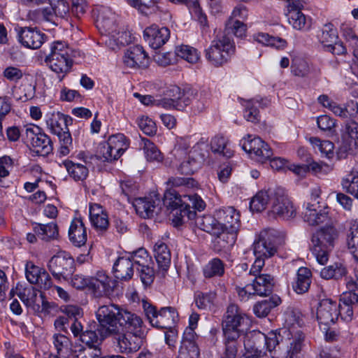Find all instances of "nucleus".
<instances>
[{"mask_svg": "<svg viewBox=\"0 0 358 358\" xmlns=\"http://www.w3.org/2000/svg\"><path fill=\"white\" fill-rule=\"evenodd\" d=\"M248 320L238 306L230 304L223 316L222 330L224 352L222 358H236L241 347L243 338L247 334Z\"/></svg>", "mask_w": 358, "mask_h": 358, "instance_id": "obj_1", "label": "nucleus"}, {"mask_svg": "<svg viewBox=\"0 0 358 358\" xmlns=\"http://www.w3.org/2000/svg\"><path fill=\"white\" fill-rule=\"evenodd\" d=\"M289 331L286 329H280L270 331L265 335L264 345L272 358H294L303 346L304 334L297 332L292 338H285L289 336Z\"/></svg>", "mask_w": 358, "mask_h": 358, "instance_id": "obj_2", "label": "nucleus"}, {"mask_svg": "<svg viewBox=\"0 0 358 358\" xmlns=\"http://www.w3.org/2000/svg\"><path fill=\"white\" fill-rule=\"evenodd\" d=\"M134 96L139 98L140 101L144 105L152 103L166 109L183 110L191 103L192 99L197 98L198 92L189 87L181 91L179 87L171 86L163 98L155 99L151 95H141L138 93H135Z\"/></svg>", "mask_w": 358, "mask_h": 358, "instance_id": "obj_3", "label": "nucleus"}, {"mask_svg": "<svg viewBox=\"0 0 358 358\" xmlns=\"http://www.w3.org/2000/svg\"><path fill=\"white\" fill-rule=\"evenodd\" d=\"M76 52L65 42L55 41L50 49V53L45 57V62L49 65L51 70L57 74H62L59 77L62 80L68 73L73 66V57Z\"/></svg>", "mask_w": 358, "mask_h": 358, "instance_id": "obj_4", "label": "nucleus"}, {"mask_svg": "<svg viewBox=\"0 0 358 358\" xmlns=\"http://www.w3.org/2000/svg\"><path fill=\"white\" fill-rule=\"evenodd\" d=\"M338 236V231L332 225H326L313 234L311 250L320 264L324 265L327 262L328 253L334 247Z\"/></svg>", "mask_w": 358, "mask_h": 358, "instance_id": "obj_5", "label": "nucleus"}, {"mask_svg": "<svg viewBox=\"0 0 358 358\" xmlns=\"http://www.w3.org/2000/svg\"><path fill=\"white\" fill-rule=\"evenodd\" d=\"M48 127L52 133L57 135L59 143V154L66 156L73 148L72 137L69 132V125L72 124L73 118L60 112L53 113L46 120Z\"/></svg>", "mask_w": 358, "mask_h": 358, "instance_id": "obj_6", "label": "nucleus"}, {"mask_svg": "<svg viewBox=\"0 0 358 358\" xmlns=\"http://www.w3.org/2000/svg\"><path fill=\"white\" fill-rule=\"evenodd\" d=\"M96 26L101 34L110 36L118 43L124 45L131 42L129 33L118 30L116 16L109 8L101 7L98 10Z\"/></svg>", "mask_w": 358, "mask_h": 358, "instance_id": "obj_7", "label": "nucleus"}, {"mask_svg": "<svg viewBox=\"0 0 358 358\" xmlns=\"http://www.w3.org/2000/svg\"><path fill=\"white\" fill-rule=\"evenodd\" d=\"M235 52V45L229 36L224 34L217 37L206 50V58L215 66L226 64Z\"/></svg>", "mask_w": 358, "mask_h": 358, "instance_id": "obj_8", "label": "nucleus"}, {"mask_svg": "<svg viewBox=\"0 0 358 358\" xmlns=\"http://www.w3.org/2000/svg\"><path fill=\"white\" fill-rule=\"evenodd\" d=\"M162 202L163 205L171 210V213L184 205L192 206L199 211L203 210L206 207L204 201L196 194L180 195L173 188H170L164 192Z\"/></svg>", "mask_w": 358, "mask_h": 358, "instance_id": "obj_9", "label": "nucleus"}, {"mask_svg": "<svg viewBox=\"0 0 358 358\" xmlns=\"http://www.w3.org/2000/svg\"><path fill=\"white\" fill-rule=\"evenodd\" d=\"M122 310L113 303L103 305L98 308L96 316L99 323L98 332L101 336H109L113 332L118 331L117 327Z\"/></svg>", "mask_w": 358, "mask_h": 358, "instance_id": "obj_10", "label": "nucleus"}, {"mask_svg": "<svg viewBox=\"0 0 358 358\" xmlns=\"http://www.w3.org/2000/svg\"><path fill=\"white\" fill-rule=\"evenodd\" d=\"M268 214L271 218L282 220H289L296 216V209L283 189L276 188L273 190L271 210Z\"/></svg>", "mask_w": 358, "mask_h": 358, "instance_id": "obj_11", "label": "nucleus"}, {"mask_svg": "<svg viewBox=\"0 0 358 358\" xmlns=\"http://www.w3.org/2000/svg\"><path fill=\"white\" fill-rule=\"evenodd\" d=\"M240 145L250 157L260 163H264L273 156L270 146L258 136L248 134L240 141Z\"/></svg>", "mask_w": 358, "mask_h": 358, "instance_id": "obj_12", "label": "nucleus"}, {"mask_svg": "<svg viewBox=\"0 0 358 358\" xmlns=\"http://www.w3.org/2000/svg\"><path fill=\"white\" fill-rule=\"evenodd\" d=\"M48 267L55 279L67 280L75 271L74 259L66 252L61 251L50 259Z\"/></svg>", "mask_w": 358, "mask_h": 358, "instance_id": "obj_13", "label": "nucleus"}, {"mask_svg": "<svg viewBox=\"0 0 358 358\" xmlns=\"http://www.w3.org/2000/svg\"><path fill=\"white\" fill-rule=\"evenodd\" d=\"M180 57L189 63L194 64L199 59V54L196 49L189 45H182L176 48L175 52L157 53L154 58L160 66H166L173 63L175 56Z\"/></svg>", "mask_w": 358, "mask_h": 358, "instance_id": "obj_14", "label": "nucleus"}, {"mask_svg": "<svg viewBox=\"0 0 358 358\" xmlns=\"http://www.w3.org/2000/svg\"><path fill=\"white\" fill-rule=\"evenodd\" d=\"M110 336H113V341L121 352L131 353L136 352L141 348L143 343V339L145 334L143 335H136L132 332H126L122 331H115Z\"/></svg>", "mask_w": 358, "mask_h": 358, "instance_id": "obj_15", "label": "nucleus"}, {"mask_svg": "<svg viewBox=\"0 0 358 358\" xmlns=\"http://www.w3.org/2000/svg\"><path fill=\"white\" fill-rule=\"evenodd\" d=\"M217 226L227 231L238 232L240 229V214L234 207L228 206L215 212Z\"/></svg>", "mask_w": 358, "mask_h": 358, "instance_id": "obj_16", "label": "nucleus"}, {"mask_svg": "<svg viewBox=\"0 0 358 358\" xmlns=\"http://www.w3.org/2000/svg\"><path fill=\"white\" fill-rule=\"evenodd\" d=\"M265 334L260 331L250 332L243 338L242 343L244 345L247 358H259L265 353Z\"/></svg>", "mask_w": 358, "mask_h": 358, "instance_id": "obj_17", "label": "nucleus"}, {"mask_svg": "<svg viewBox=\"0 0 358 358\" xmlns=\"http://www.w3.org/2000/svg\"><path fill=\"white\" fill-rule=\"evenodd\" d=\"M253 250L256 257L253 264L262 270L264 266V259L273 256L277 252V248L268 236L266 237L261 234L259 239L253 244Z\"/></svg>", "mask_w": 358, "mask_h": 358, "instance_id": "obj_18", "label": "nucleus"}, {"mask_svg": "<svg viewBox=\"0 0 358 358\" xmlns=\"http://www.w3.org/2000/svg\"><path fill=\"white\" fill-rule=\"evenodd\" d=\"M45 37V34L36 27H24L17 29L18 41L27 48H39L44 43Z\"/></svg>", "mask_w": 358, "mask_h": 358, "instance_id": "obj_19", "label": "nucleus"}, {"mask_svg": "<svg viewBox=\"0 0 358 358\" xmlns=\"http://www.w3.org/2000/svg\"><path fill=\"white\" fill-rule=\"evenodd\" d=\"M338 318L336 302L329 299L321 300L317 308V319L320 325L327 327L334 324Z\"/></svg>", "mask_w": 358, "mask_h": 358, "instance_id": "obj_20", "label": "nucleus"}, {"mask_svg": "<svg viewBox=\"0 0 358 358\" xmlns=\"http://www.w3.org/2000/svg\"><path fill=\"white\" fill-rule=\"evenodd\" d=\"M117 282L109 278L104 272L99 271L94 278H90V289L96 297L110 295Z\"/></svg>", "mask_w": 358, "mask_h": 358, "instance_id": "obj_21", "label": "nucleus"}, {"mask_svg": "<svg viewBox=\"0 0 358 358\" xmlns=\"http://www.w3.org/2000/svg\"><path fill=\"white\" fill-rule=\"evenodd\" d=\"M117 329L122 331L132 332L136 335L145 334L142 319L135 313L122 309L119 317Z\"/></svg>", "mask_w": 358, "mask_h": 358, "instance_id": "obj_22", "label": "nucleus"}, {"mask_svg": "<svg viewBox=\"0 0 358 358\" xmlns=\"http://www.w3.org/2000/svg\"><path fill=\"white\" fill-rule=\"evenodd\" d=\"M143 38L152 49L157 50L164 45L170 38V30L165 27L156 24L148 27L143 31Z\"/></svg>", "mask_w": 358, "mask_h": 358, "instance_id": "obj_23", "label": "nucleus"}, {"mask_svg": "<svg viewBox=\"0 0 358 358\" xmlns=\"http://www.w3.org/2000/svg\"><path fill=\"white\" fill-rule=\"evenodd\" d=\"M99 329V327L94 323L86 327L85 330L83 327V331H80L78 334L80 341L87 346L88 349H87V351L90 352L91 350H93L92 352L94 353V355H101L99 345L103 339L106 337L101 336L99 332L96 333Z\"/></svg>", "mask_w": 358, "mask_h": 358, "instance_id": "obj_24", "label": "nucleus"}, {"mask_svg": "<svg viewBox=\"0 0 358 358\" xmlns=\"http://www.w3.org/2000/svg\"><path fill=\"white\" fill-rule=\"evenodd\" d=\"M134 206L138 213L143 217H152L161 210V201L159 195L154 194L150 196L136 199Z\"/></svg>", "mask_w": 358, "mask_h": 358, "instance_id": "obj_25", "label": "nucleus"}, {"mask_svg": "<svg viewBox=\"0 0 358 358\" xmlns=\"http://www.w3.org/2000/svg\"><path fill=\"white\" fill-rule=\"evenodd\" d=\"M148 57L141 45H134L127 50L123 57L124 64L132 69L146 68Z\"/></svg>", "mask_w": 358, "mask_h": 358, "instance_id": "obj_26", "label": "nucleus"}, {"mask_svg": "<svg viewBox=\"0 0 358 358\" xmlns=\"http://www.w3.org/2000/svg\"><path fill=\"white\" fill-rule=\"evenodd\" d=\"M303 220L310 225L315 226L325 222L328 220L326 208L317 203H308L302 213Z\"/></svg>", "mask_w": 358, "mask_h": 358, "instance_id": "obj_27", "label": "nucleus"}, {"mask_svg": "<svg viewBox=\"0 0 358 358\" xmlns=\"http://www.w3.org/2000/svg\"><path fill=\"white\" fill-rule=\"evenodd\" d=\"M20 299L27 305L31 306L33 309L38 313H49L52 304L45 300L43 293H41L39 297H37V290L32 289L28 294V298L26 294L20 293L18 295Z\"/></svg>", "mask_w": 358, "mask_h": 358, "instance_id": "obj_28", "label": "nucleus"}, {"mask_svg": "<svg viewBox=\"0 0 358 358\" xmlns=\"http://www.w3.org/2000/svg\"><path fill=\"white\" fill-rule=\"evenodd\" d=\"M62 313L65 315L69 321L72 323L70 329L75 337H78V334L80 331H83V325L80 321L83 317V310L76 306L67 305L64 306L62 309Z\"/></svg>", "mask_w": 358, "mask_h": 358, "instance_id": "obj_29", "label": "nucleus"}, {"mask_svg": "<svg viewBox=\"0 0 358 358\" xmlns=\"http://www.w3.org/2000/svg\"><path fill=\"white\" fill-rule=\"evenodd\" d=\"M69 237L70 241L77 247H80L87 241L86 228L80 218H75L72 220L69 230Z\"/></svg>", "mask_w": 358, "mask_h": 358, "instance_id": "obj_30", "label": "nucleus"}, {"mask_svg": "<svg viewBox=\"0 0 358 358\" xmlns=\"http://www.w3.org/2000/svg\"><path fill=\"white\" fill-rule=\"evenodd\" d=\"M154 252L158 266V272L164 275L171 264V252L168 246L162 242L155 244Z\"/></svg>", "mask_w": 358, "mask_h": 358, "instance_id": "obj_31", "label": "nucleus"}, {"mask_svg": "<svg viewBox=\"0 0 358 358\" xmlns=\"http://www.w3.org/2000/svg\"><path fill=\"white\" fill-rule=\"evenodd\" d=\"M274 279L271 275H259L252 281V290L261 296H269L273 292Z\"/></svg>", "mask_w": 358, "mask_h": 358, "instance_id": "obj_32", "label": "nucleus"}, {"mask_svg": "<svg viewBox=\"0 0 358 358\" xmlns=\"http://www.w3.org/2000/svg\"><path fill=\"white\" fill-rule=\"evenodd\" d=\"M113 271L116 278L122 280H130L134 275V263L129 257H119L114 263Z\"/></svg>", "mask_w": 358, "mask_h": 358, "instance_id": "obj_33", "label": "nucleus"}, {"mask_svg": "<svg viewBox=\"0 0 358 358\" xmlns=\"http://www.w3.org/2000/svg\"><path fill=\"white\" fill-rule=\"evenodd\" d=\"M178 318V313L175 308L164 307L159 310L157 319L153 324L159 329L169 328L176 323Z\"/></svg>", "mask_w": 358, "mask_h": 358, "instance_id": "obj_34", "label": "nucleus"}, {"mask_svg": "<svg viewBox=\"0 0 358 358\" xmlns=\"http://www.w3.org/2000/svg\"><path fill=\"white\" fill-rule=\"evenodd\" d=\"M358 306L357 296L349 295L348 297L341 296L338 305V315L346 322H350L353 318L354 310Z\"/></svg>", "mask_w": 358, "mask_h": 358, "instance_id": "obj_35", "label": "nucleus"}, {"mask_svg": "<svg viewBox=\"0 0 358 358\" xmlns=\"http://www.w3.org/2000/svg\"><path fill=\"white\" fill-rule=\"evenodd\" d=\"M197 152L196 148H193L189 152L188 157L180 164L178 171L182 174L191 175L193 174L201 166L204 159L203 155H196Z\"/></svg>", "mask_w": 358, "mask_h": 358, "instance_id": "obj_36", "label": "nucleus"}, {"mask_svg": "<svg viewBox=\"0 0 358 358\" xmlns=\"http://www.w3.org/2000/svg\"><path fill=\"white\" fill-rule=\"evenodd\" d=\"M217 231L218 233L213 234L216 236L214 241V249L221 251L232 247L236 242L237 232L227 231L222 229H218Z\"/></svg>", "mask_w": 358, "mask_h": 358, "instance_id": "obj_37", "label": "nucleus"}, {"mask_svg": "<svg viewBox=\"0 0 358 358\" xmlns=\"http://www.w3.org/2000/svg\"><path fill=\"white\" fill-rule=\"evenodd\" d=\"M312 273L306 267H301L296 273V281L293 283V289L297 294H304L310 288Z\"/></svg>", "mask_w": 358, "mask_h": 358, "instance_id": "obj_38", "label": "nucleus"}, {"mask_svg": "<svg viewBox=\"0 0 358 358\" xmlns=\"http://www.w3.org/2000/svg\"><path fill=\"white\" fill-rule=\"evenodd\" d=\"M303 1L301 0V6L299 8L296 7L294 4L289 3L291 10L288 15L289 23L297 30H302L303 29H308L310 25L306 21V15L301 13V9L303 8Z\"/></svg>", "mask_w": 358, "mask_h": 358, "instance_id": "obj_39", "label": "nucleus"}, {"mask_svg": "<svg viewBox=\"0 0 358 358\" xmlns=\"http://www.w3.org/2000/svg\"><path fill=\"white\" fill-rule=\"evenodd\" d=\"M31 145L33 152L36 153V155L43 157L48 155L53 150L52 142L45 133H41V134L37 136Z\"/></svg>", "mask_w": 358, "mask_h": 358, "instance_id": "obj_40", "label": "nucleus"}, {"mask_svg": "<svg viewBox=\"0 0 358 358\" xmlns=\"http://www.w3.org/2000/svg\"><path fill=\"white\" fill-rule=\"evenodd\" d=\"M281 299L278 296H272L256 303L253 307L254 313L259 317H264L268 315L271 310L278 306Z\"/></svg>", "mask_w": 358, "mask_h": 358, "instance_id": "obj_41", "label": "nucleus"}, {"mask_svg": "<svg viewBox=\"0 0 358 358\" xmlns=\"http://www.w3.org/2000/svg\"><path fill=\"white\" fill-rule=\"evenodd\" d=\"M195 210L197 209L192 206H185V205L180 206L173 213H172L173 222L176 226H180L189 220L195 219L196 216Z\"/></svg>", "mask_w": 358, "mask_h": 358, "instance_id": "obj_42", "label": "nucleus"}, {"mask_svg": "<svg viewBox=\"0 0 358 358\" xmlns=\"http://www.w3.org/2000/svg\"><path fill=\"white\" fill-rule=\"evenodd\" d=\"M63 165L69 176L76 181H83L88 176V169L83 164L74 163L71 160H65L63 162Z\"/></svg>", "mask_w": 358, "mask_h": 358, "instance_id": "obj_43", "label": "nucleus"}, {"mask_svg": "<svg viewBox=\"0 0 358 358\" xmlns=\"http://www.w3.org/2000/svg\"><path fill=\"white\" fill-rule=\"evenodd\" d=\"M229 141L222 135H217L210 141L212 152L222 155L227 158L233 156L234 152L228 147Z\"/></svg>", "mask_w": 358, "mask_h": 358, "instance_id": "obj_44", "label": "nucleus"}, {"mask_svg": "<svg viewBox=\"0 0 358 358\" xmlns=\"http://www.w3.org/2000/svg\"><path fill=\"white\" fill-rule=\"evenodd\" d=\"M34 231L38 237L46 241L55 239L59 235L58 227L55 222L47 224H36L34 227Z\"/></svg>", "mask_w": 358, "mask_h": 358, "instance_id": "obj_45", "label": "nucleus"}, {"mask_svg": "<svg viewBox=\"0 0 358 358\" xmlns=\"http://www.w3.org/2000/svg\"><path fill=\"white\" fill-rule=\"evenodd\" d=\"M273 190L259 191L252 199L250 203V208L252 211L262 212L264 210L268 202L271 204V194Z\"/></svg>", "mask_w": 358, "mask_h": 358, "instance_id": "obj_46", "label": "nucleus"}, {"mask_svg": "<svg viewBox=\"0 0 358 358\" xmlns=\"http://www.w3.org/2000/svg\"><path fill=\"white\" fill-rule=\"evenodd\" d=\"M317 36L320 42L327 48L329 45H331L332 43L336 42L338 39L337 30L331 23L325 24L318 32Z\"/></svg>", "mask_w": 358, "mask_h": 358, "instance_id": "obj_47", "label": "nucleus"}, {"mask_svg": "<svg viewBox=\"0 0 358 358\" xmlns=\"http://www.w3.org/2000/svg\"><path fill=\"white\" fill-rule=\"evenodd\" d=\"M346 274L347 268L343 264L338 263L324 267L320 271V276L327 280L331 278L338 280L345 276Z\"/></svg>", "mask_w": 358, "mask_h": 358, "instance_id": "obj_48", "label": "nucleus"}, {"mask_svg": "<svg viewBox=\"0 0 358 358\" xmlns=\"http://www.w3.org/2000/svg\"><path fill=\"white\" fill-rule=\"evenodd\" d=\"M257 103L261 104L260 101L257 99L243 100L242 104L245 107L244 117L247 121L253 123L259 122L260 115L256 106Z\"/></svg>", "mask_w": 358, "mask_h": 358, "instance_id": "obj_49", "label": "nucleus"}, {"mask_svg": "<svg viewBox=\"0 0 358 358\" xmlns=\"http://www.w3.org/2000/svg\"><path fill=\"white\" fill-rule=\"evenodd\" d=\"M127 2L141 14L148 15L157 10L158 0H127Z\"/></svg>", "mask_w": 358, "mask_h": 358, "instance_id": "obj_50", "label": "nucleus"}, {"mask_svg": "<svg viewBox=\"0 0 358 358\" xmlns=\"http://www.w3.org/2000/svg\"><path fill=\"white\" fill-rule=\"evenodd\" d=\"M141 141L143 143V149L147 160L161 162L164 157L158 148L148 138H143Z\"/></svg>", "mask_w": 358, "mask_h": 358, "instance_id": "obj_51", "label": "nucleus"}, {"mask_svg": "<svg viewBox=\"0 0 358 358\" xmlns=\"http://www.w3.org/2000/svg\"><path fill=\"white\" fill-rule=\"evenodd\" d=\"M224 273V264L219 258L210 261L203 268V275L207 278L215 276H222Z\"/></svg>", "mask_w": 358, "mask_h": 358, "instance_id": "obj_52", "label": "nucleus"}, {"mask_svg": "<svg viewBox=\"0 0 358 358\" xmlns=\"http://www.w3.org/2000/svg\"><path fill=\"white\" fill-rule=\"evenodd\" d=\"M195 224L201 230L209 233L216 234L218 233L219 229L217 226V217L214 218L210 215L196 216Z\"/></svg>", "mask_w": 358, "mask_h": 358, "instance_id": "obj_53", "label": "nucleus"}, {"mask_svg": "<svg viewBox=\"0 0 358 358\" xmlns=\"http://www.w3.org/2000/svg\"><path fill=\"white\" fill-rule=\"evenodd\" d=\"M129 258H131V262L134 263V266H136V268H144L147 265L154 264L152 257L144 248H139L132 252L130 253Z\"/></svg>", "mask_w": 358, "mask_h": 358, "instance_id": "obj_54", "label": "nucleus"}, {"mask_svg": "<svg viewBox=\"0 0 358 358\" xmlns=\"http://www.w3.org/2000/svg\"><path fill=\"white\" fill-rule=\"evenodd\" d=\"M108 142L111 145L115 155H117V158L120 157L129 147L128 141L122 134H117L111 136L108 138Z\"/></svg>", "mask_w": 358, "mask_h": 358, "instance_id": "obj_55", "label": "nucleus"}, {"mask_svg": "<svg viewBox=\"0 0 358 358\" xmlns=\"http://www.w3.org/2000/svg\"><path fill=\"white\" fill-rule=\"evenodd\" d=\"M255 39L262 45L275 47L277 49L283 48L286 46L287 42L281 38H276L265 33H259L255 36Z\"/></svg>", "mask_w": 358, "mask_h": 358, "instance_id": "obj_56", "label": "nucleus"}, {"mask_svg": "<svg viewBox=\"0 0 358 358\" xmlns=\"http://www.w3.org/2000/svg\"><path fill=\"white\" fill-rule=\"evenodd\" d=\"M117 156V155H115L111 145L107 141L99 145L97 154L94 157L103 162H112L118 159Z\"/></svg>", "mask_w": 358, "mask_h": 358, "instance_id": "obj_57", "label": "nucleus"}, {"mask_svg": "<svg viewBox=\"0 0 358 358\" xmlns=\"http://www.w3.org/2000/svg\"><path fill=\"white\" fill-rule=\"evenodd\" d=\"M341 185L347 193L358 199V176L353 174L348 175L343 178Z\"/></svg>", "mask_w": 358, "mask_h": 358, "instance_id": "obj_58", "label": "nucleus"}, {"mask_svg": "<svg viewBox=\"0 0 358 358\" xmlns=\"http://www.w3.org/2000/svg\"><path fill=\"white\" fill-rule=\"evenodd\" d=\"M246 31L245 24L238 20L230 18L226 24L225 34L228 36L233 34L237 37H242Z\"/></svg>", "mask_w": 358, "mask_h": 358, "instance_id": "obj_59", "label": "nucleus"}, {"mask_svg": "<svg viewBox=\"0 0 358 358\" xmlns=\"http://www.w3.org/2000/svg\"><path fill=\"white\" fill-rule=\"evenodd\" d=\"M137 273L140 277L141 281L145 287L152 285L155 277V271L153 268V264L147 265V266L136 267Z\"/></svg>", "mask_w": 358, "mask_h": 358, "instance_id": "obj_60", "label": "nucleus"}, {"mask_svg": "<svg viewBox=\"0 0 358 358\" xmlns=\"http://www.w3.org/2000/svg\"><path fill=\"white\" fill-rule=\"evenodd\" d=\"M44 268L36 266L32 262H27L25 265V275L31 284L38 282V278Z\"/></svg>", "mask_w": 358, "mask_h": 358, "instance_id": "obj_61", "label": "nucleus"}, {"mask_svg": "<svg viewBox=\"0 0 358 358\" xmlns=\"http://www.w3.org/2000/svg\"><path fill=\"white\" fill-rule=\"evenodd\" d=\"M140 129L146 135L152 136L157 132V127L152 120L148 117L142 116L137 120Z\"/></svg>", "mask_w": 358, "mask_h": 358, "instance_id": "obj_62", "label": "nucleus"}, {"mask_svg": "<svg viewBox=\"0 0 358 358\" xmlns=\"http://www.w3.org/2000/svg\"><path fill=\"white\" fill-rule=\"evenodd\" d=\"M215 298V294L214 293H203L199 292L195 294V303L199 309H206L213 302Z\"/></svg>", "mask_w": 358, "mask_h": 358, "instance_id": "obj_63", "label": "nucleus"}, {"mask_svg": "<svg viewBox=\"0 0 358 358\" xmlns=\"http://www.w3.org/2000/svg\"><path fill=\"white\" fill-rule=\"evenodd\" d=\"M346 287L348 291L343 293L341 296H355L358 301V272H355L354 275L346 278Z\"/></svg>", "mask_w": 358, "mask_h": 358, "instance_id": "obj_64", "label": "nucleus"}]
</instances>
